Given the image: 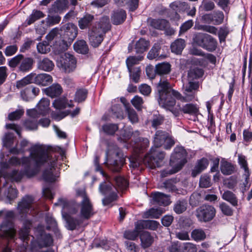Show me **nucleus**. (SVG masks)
I'll list each match as a JSON object with an SVG mask.
<instances>
[{"label": "nucleus", "mask_w": 252, "mask_h": 252, "mask_svg": "<svg viewBox=\"0 0 252 252\" xmlns=\"http://www.w3.org/2000/svg\"><path fill=\"white\" fill-rule=\"evenodd\" d=\"M57 161L56 155L50 148L35 145L30 150V157L22 158L24 170L22 171L14 170L10 176L13 180L19 182L24 176L28 178L34 177L39 172L42 165H46L47 167L42 174L43 179L46 182L52 183L55 181L53 169Z\"/></svg>", "instance_id": "1"}, {"label": "nucleus", "mask_w": 252, "mask_h": 252, "mask_svg": "<svg viewBox=\"0 0 252 252\" xmlns=\"http://www.w3.org/2000/svg\"><path fill=\"white\" fill-rule=\"evenodd\" d=\"M33 198L32 196L27 195L23 198L22 201L18 204L17 209L21 220H25L24 226L19 231V236L24 242L28 241L30 239L29 229L32 225V221L28 217V215L34 216L37 214V211L34 210L33 206Z\"/></svg>", "instance_id": "2"}, {"label": "nucleus", "mask_w": 252, "mask_h": 252, "mask_svg": "<svg viewBox=\"0 0 252 252\" xmlns=\"http://www.w3.org/2000/svg\"><path fill=\"white\" fill-rule=\"evenodd\" d=\"M157 90L158 94V103L162 107L169 110L175 116L178 117L182 112L181 107L174 108L176 100L170 93V85L166 80H160Z\"/></svg>", "instance_id": "3"}, {"label": "nucleus", "mask_w": 252, "mask_h": 252, "mask_svg": "<svg viewBox=\"0 0 252 252\" xmlns=\"http://www.w3.org/2000/svg\"><path fill=\"white\" fill-rule=\"evenodd\" d=\"M55 206H62V214L63 218L65 220L66 227L69 230H74L79 224V220L74 218L71 215L77 212V203L73 200H68L66 198H59L57 202L54 204Z\"/></svg>", "instance_id": "4"}, {"label": "nucleus", "mask_w": 252, "mask_h": 252, "mask_svg": "<svg viewBox=\"0 0 252 252\" xmlns=\"http://www.w3.org/2000/svg\"><path fill=\"white\" fill-rule=\"evenodd\" d=\"M104 164L113 172H119L125 161L121 150L115 144L108 145Z\"/></svg>", "instance_id": "5"}, {"label": "nucleus", "mask_w": 252, "mask_h": 252, "mask_svg": "<svg viewBox=\"0 0 252 252\" xmlns=\"http://www.w3.org/2000/svg\"><path fill=\"white\" fill-rule=\"evenodd\" d=\"M187 152L182 147H177L172 153L170 165L172 167L171 169H166L161 172L162 177H165L168 175H172L180 171L187 162Z\"/></svg>", "instance_id": "6"}, {"label": "nucleus", "mask_w": 252, "mask_h": 252, "mask_svg": "<svg viewBox=\"0 0 252 252\" xmlns=\"http://www.w3.org/2000/svg\"><path fill=\"white\" fill-rule=\"evenodd\" d=\"M95 214L94 204L89 195L85 190H80V227L82 222L83 226L87 225L88 220Z\"/></svg>", "instance_id": "7"}, {"label": "nucleus", "mask_w": 252, "mask_h": 252, "mask_svg": "<svg viewBox=\"0 0 252 252\" xmlns=\"http://www.w3.org/2000/svg\"><path fill=\"white\" fill-rule=\"evenodd\" d=\"M199 88L198 81H188V83L184 85V96L178 91L173 90L170 87V94H172L175 98L183 102L192 100L195 97V91Z\"/></svg>", "instance_id": "8"}, {"label": "nucleus", "mask_w": 252, "mask_h": 252, "mask_svg": "<svg viewBox=\"0 0 252 252\" xmlns=\"http://www.w3.org/2000/svg\"><path fill=\"white\" fill-rule=\"evenodd\" d=\"M158 147H152L150 151L145 157L144 161L147 163L151 168H155L160 166L159 162L165 157V153L160 151Z\"/></svg>", "instance_id": "9"}, {"label": "nucleus", "mask_w": 252, "mask_h": 252, "mask_svg": "<svg viewBox=\"0 0 252 252\" xmlns=\"http://www.w3.org/2000/svg\"><path fill=\"white\" fill-rule=\"evenodd\" d=\"M77 61L75 58L69 53L61 55L57 61V66L65 73H70L76 67Z\"/></svg>", "instance_id": "10"}, {"label": "nucleus", "mask_w": 252, "mask_h": 252, "mask_svg": "<svg viewBox=\"0 0 252 252\" xmlns=\"http://www.w3.org/2000/svg\"><path fill=\"white\" fill-rule=\"evenodd\" d=\"M216 209L211 205H203L196 210V216L201 222H208L213 219Z\"/></svg>", "instance_id": "11"}, {"label": "nucleus", "mask_w": 252, "mask_h": 252, "mask_svg": "<svg viewBox=\"0 0 252 252\" xmlns=\"http://www.w3.org/2000/svg\"><path fill=\"white\" fill-rule=\"evenodd\" d=\"M63 33V38L67 40L71 44L76 37L78 33L77 27L73 23H68L63 25L61 29Z\"/></svg>", "instance_id": "12"}, {"label": "nucleus", "mask_w": 252, "mask_h": 252, "mask_svg": "<svg viewBox=\"0 0 252 252\" xmlns=\"http://www.w3.org/2000/svg\"><path fill=\"white\" fill-rule=\"evenodd\" d=\"M15 234V230L12 220H4L0 225V237L12 238L14 237Z\"/></svg>", "instance_id": "13"}, {"label": "nucleus", "mask_w": 252, "mask_h": 252, "mask_svg": "<svg viewBox=\"0 0 252 252\" xmlns=\"http://www.w3.org/2000/svg\"><path fill=\"white\" fill-rule=\"evenodd\" d=\"M27 113L30 117L25 121V126L29 130H36L38 127L37 118L39 117L37 110L35 109L28 110Z\"/></svg>", "instance_id": "14"}, {"label": "nucleus", "mask_w": 252, "mask_h": 252, "mask_svg": "<svg viewBox=\"0 0 252 252\" xmlns=\"http://www.w3.org/2000/svg\"><path fill=\"white\" fill-rule=\"evenodd\" d=\"M104 32L97 30L96 27H93L89 32L90 43L94 47H97L103 40Z\"/></svg>", "instance_id": "15"}, {"label": "nucleus", "mask_w": 252, "mask_h": 252, "mask_svg": "<svg viewBox=\"0 0 252 252\" xmlns=\"http://www.w3.org/2000/svg\"><path fill=\"white\" fill-rule=\"evenodd\" d=\"M32 82L38 85L43 86H47L53 82L52 77L46 73L36 74L32 73Z\"/></svg>", "instance_id": "16"}, {"label": "nucleus", "mask_w": 252, "mask_h": 252, "mask_svg": "<svg viewBox=\"0 0 252 252\" xmlns=\"http://www.w3.org/2000/svg\"><path fill=\"white\" fill-rule=\"evenodd\" d=\"M43 92L47 95L52 97H57L63 93L62 86L58 83L53 84L51 86L43 89Z\"/></svg>", "instance_id": "17"}, {"label": "nucleus", "mask_w": 252, "mask_h": 252, "mask_svg": "<svg viewBox=\"0 0 252 252\" xmlns=\"http://www.w3.org/2000/svg\"><path fill=\"white\" fill-rule=\"evenodd\" d=\"M209 160L205 158H203L197 160L196 165L191 171V176L195 177L207 168L209 165Z\"/></svg>", "instance_id": "18"}, {"label": "nucleus", "mask_w": 252, "mask_h": 252, "mask_svg": "<svg viewBox=\"0 0 252 252\" xmlns=\"http://www.w3.org/2000/svg\"><path fill=\"white\" fill-rule=\"evenodd\" d=\"M141 246L145 249L152 246L154 241V238L151 234L147 231H143L140 232L139 235Z\"/></svg>", "instance_id": "19"}, {"label": "nucleus", "mask_w": 252, "mask_h": 252, "mask_svg": "<svg viewBox=\"0 0 252 252\" xmlns=\"http://www.w3.org/2000/svg\"><path fill=\"white\" fill-rule=\"evenodd\" d=\"M68 0H57L52 5L49 9L50 14L54 13H61L68 7Z\"/></svg>", "instance_id": "20"}, {"label": "nucleus", "mask_w": 252, "mask_h": 252, "mask_svg": "<svg viewBox=\"0 0 252 252\" xmlns=\"http://www.w3.org/2000/svg\"><path fill=\"white\" fill-rule=\"evenodd\" d=\"M152 197L154 201L159 205L167 206L171 202L170 195L161 192L152 193Z\"/></svg>", "instance_id": "21"}, {"label": "nucleus", "mask_w": 252, "mask_h": 252, "mask_svg": "<svg viewBox=\"0 0 252 252\" xmlns=\"http://www.w3.org/2000/svg\"><path fill=\"white\" fill-rule=\"evenodd\" d=\"M140 135L139 131H135L132 134V135L135 137V142L137 144V147L139 148L140 152H142L144 150L146 149L149 146V141L146 138H142L138 137Z\"/></svg>", "instance_id": "22"}, {"label": "nucleus", "mask_w": 252, "mask_h": 252, "mask_svg": "<svg viewBox=\"0 0 252 252\" xmlns=\"http://www.w3.org/2000/svg\"><path fill=\"white\" fill-rule=\"evenodd\" d=\"M126 11L122 9L114 11L111 16V21L112 23L115 25H118L122 24L126 20Z\"/></svg>", "instance_id": "23"}, {"label": "nucleus", "mask_w": 252, "mask_h": 252, "mask_svg": "<svg viewBox=\"0 0 252 252\" xmlns=\"http://www.w3.org/2000/svg\"><path fill=\"white\" fill-rule=\"evenodd\" d=\"M188 206V200L185 198H180L174 202L173 210L177 214H181L187 210Z\"/></svg>", "instance_id": "24"}, {"label": "nucleus", "mask_w": 252, "mask_h": 252, "mask_svg": "<svg viewBox=\"0 0 252 252\" xmlns=\"http://www.w3.org/2000/svg\"><path fill=\"white\" fill-rule=\"evenodd\" d=\"M138 222V224L137 227H139L142 230L144 229H149L152 230H156L159 225L158 221L152 220H140Z\"/></svg>", "instance_id": "25"}, {"label": "nucleus", "mask_w": 252, "mask_h": 252, "mask_svg": "<svg viewBox=\"0 0 252 252\" xmlns=\"http://www.w3.org/2000/svg\"><path fill=\"white\" fill-rule=\"evenodd\" d=\"M168 135V133L165 131L158 130L154 136V146L157 147L161 146L164 144Z\"/></svg>", "instance_id": "26"}, {"label": "nucleus", "mask_w": 252, "mask_h": 252, "mask_svg": "<svg viewBox=\"0 0 252 252\" xmlns=\"http://www.w3.org/2000/svg\"><path fill=\"white\" fill-rule=\"evenodd\" d=\"M53 106L56 109L61 110L67 107H73L74 105L72 101L68 103L66 97H62L56 99L53 102Z\"/></svg>", "instance_id": "27"}, {"label": "nucleus", "mask_w": 252, "mask_h": 252, "mask_svg": "<svg viewBox=\"0 0 252 252\" xmlns=\"http://www.w3.org/2000/svg\"><path fill=\"white\" fill-rule=\"evenodd\" d=\"M222 198L234 207L238 206V199L236 195L231 191H224L222 194Z\"/></svg>", "instance_id": "28"}, {"label": "nucleus", "mask_w": 252, "mask_h": 252, "mask_svg": "<svg viewBox=\"0 0 252 252\" xmlns=\"http://www.w3.org/2000/svg\"><path fill=\"white\" fill-rule=\"evenodd\" d=\"M220 170L225 175H229L235 172V166L226 160H222L220 163Z\"/></svg>", "instance_id": "29"}, {"label": "nucleus", "mask_w": 252, "mask_h": 252, "mask_svg": "<svg viewBox=\"0 0 252 252\" xmlns=\"http://www.w3.org/2000/svg\"><path fill=\"white\" fill-rule=\"evenodd\" d=\"M110 26L109 17L103 16L101 18L99 22L95 24L93 27H96L97 30L103 31L104 33L105 34L106 32L110 30Z\"/></svg>", "instance_id": "30"}, {"label": "nucleus", "mask_w": 252, "mask_h": 252, "mask_svg": "<svg viewBox=\"0 0 252 252\" xmlns=\"http://www.w3.org/2000/svg\"><path fill=\"white\" fill-rule=\"evenodd\" d=\"M138 224V221L135 223V228L133 230H128L125 231L124 234V237L130 240H135L140 235L141 231L142 230L139 227H137Z\"/></svg>", "instance_id": "31"}, {"label": "nucleus", "mask_w": 252, "mask_h": 252, "mask_svg": "<svg viewBox=\"0 0 252 252\" xmlns=\"http://www.w3.org/2000/svg\"><path fill=\"white\" fill-rule=\"evenodd\" d=\"M50 101L47 98H42L37 104L38 115H45L49 112Z\"/></svg>", "instance_id": "32"}, {"label": "nucleus", "mask_w": 252, "mask_h": 252, "mask_svg": "<svg viewBox=\"0 0 252 252\" xmlns=\"http://www.w3.org/2000/svg\"><path fill=\"white\" fill-rule=\"evenodd\" d=\"M150 24L153 28L159 30H164L169 26V22L165 19H154L150 20Z\"/></svg>", "instance_id": "33"}, {"label": "nucleus", "mask_w": 252, "mask_h": 252, "mask_svg": "<svg viewBox=\"0 0 252 252\" xmlns=\"http://www.w3.org/2000/svg\"><path fill=\"white\" fill-rule=\"evenodd\" d=\"M186 46L185 40L182 38L176 39L171 44V50L173 53L180 54Z\"/></svg>", "instance_id": "34"}, {"label": "nucleus", "mask_w": 252, "mask_h": 252, "mask_svg": "<svg viewBox=\"0 0 252 252\" xmlns=\"http://www.w3.org/2000/svg\"><path fill=\"white\" fill-rule=\"evenodd\" d=\"M99 191L103 195H111L112 193H116V187L111 183L103 182L99 185Z\"/></svg>", "instance_id": "35"}, {"label": "nucleus", "mask_w": 252, "mask_h": 252, "mask_svg": "<svg viewBox=\"0 0 252 252\" xmlns=\"http://www.w3.org/2000/svg\"><path fill=\"white\" fill-rule=\"evenodd\" d=\"M54 67V63L48 58H44L38 63V68L45 71H51Z\"/></svg>", "instance_id": "36"}, {"label": "nucleus", "mask_w": 252, "mask_h": 252, "mask_svg": "<svg viewBox=\"0 0 252 252\" xmlns=\"http://www.w3.org/2000/svg\"><path fill=\"white\" fill-rule=\"evenodd\" d=\"M181 111L184 114L196 115L199 112V108L196 104L187 103L181 107Z\"/></svg>", "instance_id": "37"}, {"label": "nucleus", "mask_w": 252, "mask_h": 252, "mask_svg": "<svg viewBox=\"0 0 252 252\" xmlns=\"http://www.w3.org/2000/svg\"><path fill=\"white\" fill-rule=\"evenodd\" d=\"M171 70V65L168 63L163 62L156 65L155 71L158 75L168 74Z\"/></svg>", "instance_id": "38"}, {"label": "nucleus", "mask_w": 252, "mask_h": 252, "mask_svg": "<svg viewBox=\"0 0 252 252\" xmlns=\"http://www.w3.org/2000/svg\"><path fill=\"white\" fill-rule=\"evenodd\" d=\"M203 74V70L201 68L198 67L191 68L188 73V81H195V80L201 77Z\"/></svg>", "instance_id": "39"}, {"label": "nucleus", "mask_w": 252, "mask_h": 252, "mask_svg": "<svg viewBox=\"0 0 252 252\" xmlns=\"http://www.w3.org/2000/svg\"><path fill=\"white\" fill-rule=\"evenodd\" d=\"M45 14L41 11L38 10H33L32 13L28 17L26 20L25 23L27 25H30L37 20L43 18Z\"/></svg>", "instance_id": "40"}, {"label": "nucleus", "mask_w": 252, "mask_h": 252, "mask_svg": "<svg viewBox=\"0 0 252 252\" xmlns=\"http://www.w3.org/2000/svg\"><path fill=\"white\" fill-rule=\"evenodd\" d=\"M33 63V61L32 58H25L23 56L21 63L19 66V70L23 72L29 71L32 68Z\"/></svg>", "instance_id": "41"}, {"label": "nucleus", "mask_w": 252, "mask_h": 252, "mask_svg": "<svg viewBox=\"0 0 252 252\" xmlns=\"http://www.w3.org/2000/svg\"><path fill=\"white\" fill-rule=\"evenodd\" d=\"M218 45L217 40L210 35L205 43L204 44L202 48L207 50L209 52H213L214 51Z\"/></svg>", "instance_id": "42"}, {"label": "nucleus", "mask_w": 252, "mask_h": 252, "mask_svg": "<svg viewBox=\"0 0 252 252\" xmlns=\"http://www.w3.org/2000/svg\"><path fill=\"white\" fill-rule=\"evenodd\" d=\"M210 36V34L207 33L198 32L194 34L193 39L197 45L202 48L205 41H206V40L208 39Z\"/></svg>", "instance_id": "43"}, {"label": "nucleus", "mask_w": 252, "mask_h": 252, "mask_svg": "<svg viewBox=\"0 0 252 252\" xmlns=\"http://www.w3.org/2000/svg\"><path fill=\"white\" fill-rule=\"evenodd\" d=\"M41 241L45 247L50 246L53 243V239L50 234H47L44 230H39Z\"/></svg>", "instance_id": "44"}, {"label": "nucleus", "mask_w": 252, "mask_h": 252, "mask_svg": "<svg viewBox=\"0 0 252 252\" xmlns=\"http://www.w3.org/2000/svg\"><path fill=\"white\" fill-rule=\"evenodd\" d=\"M149 46V42L141 38L136 43V52L137 53H142L148 49Z\"/></svg>", "instance_id": "45"}, {"label": "nucleus", "mask_w": 252, "mask_h": 252, "mask_svg": "<svg viewBox=\"0 0 252 252\" xmlns=\"http://www.w3.org/2000/svg\"><path fill=\"white\" fill-rule=\"evenodd\" d=\"M163 214L162 210L161 208H151L144 214L145 218L158 219Z\"/></svg>", "instance_id": "46"}, {"label": "nucleus", "mask_w": 252, "mask_h": 252, "mask_svg": "<svg viewBox=\"0 0 252 252\" xmlns=\"http://www.w3.org/2000/svg\"><path fill=\"white\" fill-rule=\"evenodd\" d=\"M160 50V46L158 44H155L152 47V48L150 50L147 55V58L150 60H153L154 59L157 58L158 57L159 52ZM160 57L162 58H164L165 56H160Z\"/></svg>", "instance_id": "47"}, {"label": "nucleus", "mask_w": 252, "mask_h": 252, "mask_svg": "<svg viewBox=\"0 0 252 252\" xmlns=\"http://www.w3.org/2000/svg\"><path fill=\"white\" fill-rule=\"evenodd\" d=\"M143 59L142 56H129L126 60V64L128 70V72H130L132 66L135 64H137Z\"/></svg>", "instance_id": "48"}, {"label": "nucleus", "mask_w": 252, "mask_h": 252, "mask_svg": "<svg viewBox=\"0 0 252 252\" xmlns=\"http://www.w3.org/2000/svg\"><path fill=\"white\" fill-rule=\"evenodd\" d=\"M94 20V16L89 14H86L80 20V29H84L89 27Z\"/></svg>", "instance_id": "49"}, {"label": "nucleus", "mask_w": 252, "mask_h": 252, "mask_svg": "<svg viewBox=\"0 0 252 252\" xmlns=\"http://www.w3.org/2000/svg\"><path fill=\"white\" fill-rule=\"evenodd\" d=\"M192 238L196 241L204 240L206 235L204 231L202 229H195L193 230L191 234Z\"/></svg>", "instance_id": "50"}, {"label": "nucleus", "mask_w": 252, "mask_h": 252, "mask_svg": "<svg viewBox=\"0 0 252 252\" xmlns=\"http://www.w3.org/2000/svg\"><path fill=\"white\" fill-rule=\"evenodd\" d=\"M118 128V125L114 124L104 125L102 127L103 132L108 135H114Z\"/></svg>", "instance_id": "51"}, {"label": "nucleus", "mask_w": 252, "mask_h": 252, "mask_svg": "<svg viewBox=\"0 0 252 252\" xmlns=\"http://www.w3.org/2000/svg\"><path fill=\"white\" fill-rule=\"evenodd\" d=\"M126 110L127 114L128 119L132 124H135L138 122V115L135 111L130 106H126Z\"/></svg>", "instance_id": "52"}, {"label": "nucleus", "mask_w": 252, "mask_h": 252, "mask_svg": "<svg viewBox=\"0 0 252 252\" xmlns=\"http://www.w3.org/2000/svg\"><path fill=\"white\" fill-rule=\"evenodd\" d=\"M114 182L116 186L121 189H126L128 185L127 181L124 178L119 176L114 177Z\"/></svg>", "instance_id": "53"}, {"label": "nucleus", "mask_w": 252, "mask_h": 252, "mask_svg": "<svg viewBox=\"0 0 252 252\" xmlns=\"http://www.w3.org/2000/svg\"><path fill=\"white\" fill-rule=\"evenodd\" d=\"M238 163L241 168L244 170V173L243 174H250L248 162L245 156L242 155H238Z\"/></svg>", "instance_id": "54"}, {"label": "nucleus", "mask_w": 252, "mask_h": 252, "mask_svg": "<svg viewBox=\"0 0 252 252\" xmlns=\"http://www.w3.org/2000/svg\"><path fill=\"white\" fill-rule=\"evenodd\" d=\"M14 137L13 133L10 132L6 133L2 139L3 146L6 148H10L13 144Z\"/></svg>", "instance_id": "55"}, {"label": "nucleus", "mask_w": 252, "mask_h": 252, "mask_svg": "<svg viewBox=\"0 0 252 252\" xmlns=\"http://www.w3.org/2000/svg\"><path fill=\"white\" fill-rule=\"evenodd\" d=\"M211 180L210 176L207 174L201 175L199 180V186L202 188H209L211 186Z\"/></svg>", "instance_id": "56"}, {"label": "nucleus", "mask_w": 252, "mask_h": 252, "mask_svg": "<svg viewBox=\"0 0 252 252\" xmlns=\"http://www.w3.org/2000/svg\"><path fill=\"white\" fill-rule=\"evenodd\" d=\"M130 79L135 83L139 82L141 74L140 67H136L131 69V71L129 72Z\"/></svg>", "instance_id": "57"}, {"label": "nucleus", "mask_w": 252, "mask_h": 252, "mask_svg": "<svg viewBox=\"0 0 252 252\" xmlns=\"http://www.w3.org/2000/svg\"><path fill=\"white\" fill-rule=\"evenodd\" d=\"M164 117L161 115H154L153 119L151 121L152 126L155 128L161 125L164 122Z\"/></svg>", "instance_id": "58"}, {"label": "nucleus", "mask_w": 252, "mask_h": 252, "mask_svg": "<svg viewBox=\"0 0 252 252\" xmlns=\"http://www.w3.org/2000/svg\"><path fill=\"white\" fill-rule=\"evenodd\" d=\"M31 74L27 75L26 77L23 78L22 80L18 81L16 83V87L18 89L22 88L27 85L33 83L32 82Z\"/></svg>", "instance_id": "59"}, {"label": "nucleus", "mask_w": 252, "mask_h": 252, "mask_svg": "<svg viewBox=\"0 0 252 252\" xmlns=\"http://www.w3.org/2000/svg\"><path fill=\"white\" fill-rule=\"evenodd\" d=\"M131 103L138 111H140L142 109L144 101L142 97L136 95L131 100Z\"/></svg>", "instance_id": "60"}, {"label": "nucleus", "mask_w": 252, "mask_h": 252, "mask_svg": "<svg viewBox=\"0 0 252 252\" xmlns=\"http://www.w3.org/2000/svg\"><path fill=\"white\" fill-rule=\"evenodd\" d=\"M70 44H69V43L67 42V40L63 38V39L60 41L57 44V51L58 52V53L63 52L67 49L68 47Z\"/></svg>", "instance_id": "61"}, {"label": "nucleus", "mask_w": 252, "mask_h": 252, "mask_svg": "<svg viewBox=\"0 0 252 252\" xmlns=\"http://www.w3.org/2000/svg\"><path fill=\"white\" fill-rule=\"evenodd\" d=\"M23 55L22 54H19L15 57L12 58L8 61V65L11 67H16L19 66L21 63Z\"/></svg>", "instance_id": "62"}, {"label": "nucleus", "mask_w": 252, "mask_h": 252, "mask_svg": "<svg viewBox=\"0 0 252 252\" xmlns=\"http://www.w3.org/2000/svg\"><path fill=\"white\" fill-rule=\"evenodd\" d=\"M220 208L222 213L227 216H231L233 214V209L226 203L222 202L220 204Z\"/></svg>", "instance_id": "63"}, {"label": "nucleus", "mask_w": 252, "mask_h": 252, "mask_svg": "<svg viewBox=\"0 0 252 252\" xmlns=\"http://www.w3.org/2000/svg\"><path fill=\"white\" fill-rule=\"evenodd\" d=\"M183 252H197L196 246L191 243H184L182 247Z\"/></svg>", "instance_id": "64"}]
</instances>
